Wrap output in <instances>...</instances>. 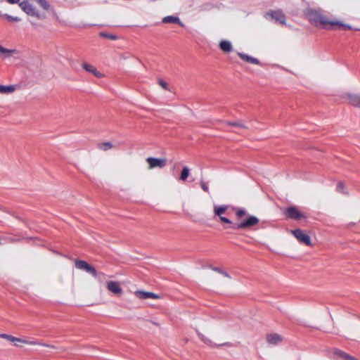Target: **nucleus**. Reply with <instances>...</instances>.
Listing matches in <instances>:
<instances>
[{
    "instance_id": "obj_16",
    "label": "nucleus",
    "mask_w": 360,
    "mask_h": 360,
    "mask_svg": "<svg viewBox=\"0 0 360 360\" xmlns=\"http://www.w3.org/2000/svg\"><path fill=\"white\" fill-rule=\"evenodd\" d=\"M83 68L88 72L93 74L97 78H102L104 75L97 70L96 68L93 65L84 63L82 65Z\"/></svg>"
},
{
    "instance_id": "obj_10",
    "label": "nucleus",
    "mask_w": 360,
    "mask_h": 360,
    "mask_svg": "<svg viewBox=\"0 0 360 360\" xmlns=\"http://www.w3.org/2000/svg\"><path fill=\"white\" fill-rule=\"evenodd\" d=\"M3 240H4L7 243H19L22 240H31V238L24 237L21 234H8L6 236H4L3 238Z\"/></svg>"
},
{
    "instance_id": "obj_19",
    "label": "nucleus",
    "mask_w": 360,
    "mask_h": 360,
    "mask_svg": "<svg viewBox=\"0 0 360 360\" xmlns=\"http://www.w3.org/2000/svg\"><path fill=\"white\" fill-rule=\"evenodd\" d=\"M219 47L221 51H223L224 52H226V53H229L233 49L231 43L226 40H222L219 43Z\"/></svg>"
},
{
    "instance_id": "obj_20",
    "label": "nucleus",
    "mask_w": 360,
    "mask_h": 360,
    "mask_svg": "<svg viewBox=\"0 0 360 360\" xmlns=\"http://www.w3.org/2000/svg\"><path fill=\"white\" fill-rule=\"evenodd\" d=\"M114 147L113 144L111 142L105 141V142H100L97 143V148L103 151H107L108 150L112 149Z\"/></svg>"
},
{
    "instance_id": "obj_15",
    "label": "nucleus",
    "mask_w": 360,
    "mask_h": 360,
    "mask_svg": "<svg viewBox=\"0 0 360 360\" xmlns=\"http://www.w3.org/2000/svg\"><path fill=\"white\" fill-rule=\"evenodd\" d=\"M266 342L269 345H278L283 341V338L277 333H269L266 337Z\"/></svg>"
},
{
    "instance_id": "obj_1",
    "label": "nucleus",
    "mask_w": 360,
    "mask_h": 360,
    "mask_svg": "<svg viewBox=\"0 0 360 360\" xmlns=\"http://www.w3.org/2000/svg\"><path fill=\"white\" fill-rule=\"evenodd\" d=\"M305 15L309 22L317 27L326 30H352V27L342 22L328 18L320 11L307 9Z\"/></svg>"
},
{
    "instance_id": "obj_8",
    "label": "nucleus",
    "mask_w": 360,
    "mask_h": 360,
    "mask_svg": "<svg viewBox=\"0 0 360 360\" xmlns=\"http://www.w3.org/2000/svg\"><path fill=\"white\" fill-rule=\"evenodd\" d=\"M146 162L148 164L149 169H153L155 167L163 168L167 164V160L165 158H148Z\"/></svg>"
},
{
    "instance_id": "obj_21",
    "label": "nucleus",
    "mask_w": 360,
    "mask_h": 360,
    "mask_svg": "<svg viewBox=\"0 0 360 360\" xmlns=\"http://www.w3.org/2000/svg\"><path fill=\"white\" fill-rule=\"evenodd\" d=\"M189 175H190V169L188 167L184 166L182 168L181 175L179 177V180L181 181H185L188 179Z\"/></svg>"
},
{
    "instance_id": "obj_2",
    "label": "nucleus",
    "mask_w": 360,
    "mask_h": 360,
    "mask_svg": "<svg viewBox=\"0 0 360 360\" xmlns=\"http://www.w3.org/2000/svg\"><path fill=\"white\" fill-rule=\"evenodd\" d=\"M236 217L239 222L233 226L234 229H251L259 223V219L252 215H249L243 208H234Z\"/></svg>"
},
{
    "instance_id": "obj_34",
    "label": "nucleus",
    "mask_w": 360,
    "mask_h": 360,
    "mask_svg": "<svg viewBox=\"0 0 360 360\" xmlns=\"http://www.w3.org/2000/svg\"><path fill=\"white\" fill-rule=\"evenodd\" d=\"M214 270L217 271V272H219V273L222 272V271L220 269H219V268H214Z\"/></svg>"
},
{
    "instance_id": "obj_13",
    "label": "nucleus",
    "mask_w": 360,
    "mask_h": 360,
    "mask_svg": "<svg viewBox=\"0 0 360 360\" xmlns=\"http://www.w3.org/2000/svg\"><path fill=\"white\" fill-rule=\"evenodd\" d=\"M268 15L276 22L281 25H285V16L281 11H274L268 13Z\"/></svg>"
},
{
    "instance_id": "obj_26",
    "label": "nucleus",
    "mask_w": 360,
    "mask_h": 360,
    "mask_svg": "<svg viewBox=\"0 0 360 360\" xmlns=\"http://www.w3.org/2000/svg\"><path fill=\"white\" fill-rule=\"evenodd\" d=\"M2 16L9 21L19 22L20 20V19L18 17H13L8 14H4Z\"/></svg>"
},
{
    "instance_id": "obj_38",
    "label": "nucleus",
    "mask_w": 360,
    "mask_h": 360,
    "mask_svg": "<svg viewBox=\"0 0 360 360\" xmlns=\"http://www.w3.org/2000/svg\"><path fill=\"white\" fill-rule=\"evenodd\" d=\"M2 244V242H1V238H0V245Z\"/></svg>"
},
{
    "instance_id": "obj_35",
    "label": "nucleus",
    "mask_w": 360,
    "mask_h": 360,
    "mask_svg": "<svg viewBox=\"0 0 360 360\" xmlns=\"http://www.w3.org/2000/svg\"><path fill=\"white\" fill-rule=\"evenodd\" d=\"M198 336L200 337V338L202 340H204V336L200 334V333H198Z\"/></svg>"
},
{
    "instance_id": "obj_6",
    "label": "nucleus",
    "mask_w": 360,
    "mask_h": 360,
    "mask_svg": "<svg viewBox=\"0 0 360 360\" xmlns=\"http://www.w3.org/2000/svg\"><path fill=\"white\" fill-rule=\"evenodd\" d=\"M107 290L117 296H121L123 293V290L121 287L120 283L115 281H108L106 282Z\"/></svg>"
},
{
    "instance_id": "obj_33",
    "label": "nucleus",
    "mask_w": 360,
    "mask_h": 360,
    "mask_svg": "<svg viewBox=\"0 0 360 360\" xmlns=\"http://www.w3.org/2000/svg\"><path fill=\"white\" fill-rule=\"evenodd\" d=\"M150 322H151L153 325H155V326H158V327L160 326V324H159L158 323H157V322L152 321H151Z\"/></svg>"
},
{
    "instance_id": "obj_5",
    "label": "nucleus",
    "mask_w": 360,
    "mask_h": 360,
    "mask_svg": "<svg viewBox=\"0 0 360 360\" xmlns=\"http://www.w3.org/2000/svg\"><path fill=\"white\" fill-rule=\"evenodd\" d=\"M75 266H76V268H77L79 269H82V270L86 271V272L91 274L94 277H96L98 275V273H97V271L96 270V269L93 266L90 265L89 264H88L86 262H85L84 260L76 259L75 260Z\"/></svg>"
},
{
    "instance_id": "obj_12",
    "label": "nucleus",
    "mask_w": 360,
    "mask_h": 360,
    "mask_svg": "<svg viewBox=\"0 0 360 360\" xmlns=\"http://www.w3.org/2000/svg\"><path fill=\"white\" fill-rule=\"evenodd\" d=\"M11 342H13L15 344V345H16V346L18 345V343H23V344H28V345H41V346L46 347H50L52 349L56 348V347L53 345L44 344V343H42V342H40L38 341H30V342L26 340H23V339L15 338V337H13V340H12Z\"/></svg>"
},
{
    "instance_id": "obj_30",
    "label": "nucleus",
    "mask_w": 360,
    "mask_h": 360,
    "mask_svg": "<svg viewBox=\"0 0 360 360\" xmlns=\"http://www.w3.org/2000/svg\"><path fill=\"white\" fill-rule=\"evenodd\" d=\"M227 124L228 125H230V126H234V127H240V128H246V127L240 123H238V122H227Z\"/></svg>"
},
{
    "instance_id": "obj_24",
    "label": "nucleus",
    "mask_w": 360,
    "mask_h": 360,
    "mask_svg": "<svg viewBox=\"0 0 360 360\" xmlns=\"http://www.w3.org/2000/svg\"><path fill=\"white\" fill-rule=\"evenodd\" d=\"M337 191L340 193H344V194H346L347 193V191H346V187H345V185L343 182L342 181H339L337 184Z\"/></svg>"
},
{
    "instance_id": "obj_28",
    "label": "nucleus",
    "mask_w": 360,
    "mask_h": 360,
    "mask_svg": "<svg viewBox=\"0 0 360 360\" xmlns=\"http://www.w3.org/2000/svg\"><path fill=\"white\" fill-rule=\"evenodd\" d=\"M200 187L202 188V189L206 192V193H209V187L207 186V184L203 181H200Z\"/></svg>"
},
{
    "instance_id": "obj_4",
    "label": "nucleus",
    "mask_w": 360,
    "mask_h": 360,
    "mask_svg": "<svg viewBox=\"0 0 360 360\" xmlns=\"http://www.w3.org/2000/svg\"><path fill=\"white\" fill-rule=\"evenodd\" d=\"M291 233L302 244L311 246V238L301 229L292 230Z\"/></svg>"
},
{
    "instance_id": "obj_36",
    "label": "nucleus",
    "mask_w": 360,
    "mask_h": 360,
    "mask_svg": "<svg viewBox=\"0 0 360 360\" xmlns=\"http://www.w3.org/2000/svg\"><path fill=\"white\" fill-rule=\"evenodd\" d=\"M221 274H222L223 275H224L225 276H227V277L229 276V275H228V274H227L226 272H224V271H222Z\"/></svg>"
},
{
    "instance_id": "obj_9",
    "label": "nucleus",
    "mask_w": 360,
    "mask_h": 360,
    "mask_svg": "<svg viewBox=\"0 0 360 360\" xmlns=\"http://www.w3.org/2000/svg\"><path fill=\"white\" fill-rule=\"evenodd\" d=\"M19 6L27 15L31 16L39 17L36 8L30 4L27 1L25 0L19 3Z\"/></svg>"
},
{
    "instance_id": "obj_22",
    "label": "nucleus",
    "mask_w": 360,
    "mask_h": 360,
    "mask_svg": "<svg viewBox=\"0 0 360 360\" xmlns=\"http://www.w3.org/2000/svg\"><path fill=\"white\" fill-rule=\"evenodd\" d=\"M15 91V87L12 85L10 86H4L0 84V94H8L13 92Z\"/></svg>"
},
{
    "instance_id": "obj_25",
    "label": "nucleus",
    "mask_w": 360,
    "mask_h": 360,
    "mask_svg": "<svg viewBox=\"0 0 360 360\" xmlns=\"http://www.w3.org/2000/svg\"><path fill=\"white\" fill-rule=\"evenodd\" d=\"M335 354L343 358L345 360H351V359L353 357V356H351L340 350L335 352Z\"/></svg>"
},
{
    "instance_id": "obj_32",
    "label": "nucleus",
    "mask_w": 360,
    "mask_h": 360,
    "mask_svg": "<svg viewBox=\"0 0 360 360\" xmlns=\"http://www.w3.org/2000/svg\"><path fill=\"white\" fill-rule=\"evenodd\" d=\"M9 4H14L20 2V0H6Z\"/></svg>"
},
{
    "instance_id": "obj_11",
    "label": "nucleus",
    "mask_w": 360,
    "mask_h": 360,
    "mask_svg": "<svg viewBox=\"0 0 360 360\" xmlns=\"http://www.w3.org/2000/svg\"><path fill=\"white\" fill-rule=\"evenodd\" d=\"M134 295L136 297L140 300H147V299H160V296L158 294L153 293L152 292H146L143 290H136L134 292Z\"/></svg>"
},
{
    "instance_id": "obj_3",
    "label": "nucleus",
    "mask_w": 360,
    "mask_h": 360,
    "mask_svg": "<svg viewBox=\"0 0 360 360\" xmlns=\"http://www.w3.org/2000/svg\"><path fill=\"white\" fill-rule=\"evenodd\" d=\"M284 214L287 218L296 221L307 218V214L300 211L298 207L295 206H290L286 208Z\"/></svg>"
},
{
    "instance_id": "obj_29",
    "label": "nucleus",
    "mask_w": 360,
    "mask_h": 360,
    "mask_svg": "<svg viewBox=\"0 0 360 360\" xmlns=\"http://www.w3.org/2000/svg\"><path fill=\"white\" fill-rule=\"evenodd\" d=\"M0 337L1 338L6 339V340L11 342L12 340H13V337L14 336L11 335H8V334H6V333H1L0 334Z\"/></svg>"
},
{
    "instance_id": "obj_17",
    "label": "nucleus",
    "mask_w": 360,
    "mask_h": 360,
    "mask_svg": "<svg viewBox=\"0 0 360 360\" xmlns=\"http://www.w3.org/2000/svg\"><path fill=\"white\" fill-rule=\"evenodd\" d=\"M238 56L244 61L247 62V63H252V64H255V65H259L260 64V62L258 59L255 58H253L250 56H248L245 53H240L238 52Z\"/></svg>"
},
{
    "instance_id": "obj_31",
    "label": "nucleus",
    "mask_w": 360,
    "mask_h": 360,
    "mask_svg": "<svg viewBox=\"0 0 360 360\" xmlns=\"http://www.w3.org/2000/svg\"><path fill=\"white\" fill-rule=\"evenodd\" d=\"M103 37L108 38L112 40H115L117 39V37L115 35L110 34H101Z\"/></svg>"
},
{
    "instance_id": "obj_7",
    "label": "nucleus",
    "mask_w": 360,
    "mask_h": 360,
    "mask_svg": "<svg viewBox=\"0 0 360 360\" xmlns=\"http://www.w3.org/2000/svg\"><path fill=\"white\" fill-rule=\"evenodd\" d=\"M213 210L214 215L219 217L221 222L229 224H232L229 219L222 216L228 210L227 205H214Z\"/></svg>"
},
{
    "instance_id": "obj_14",
    "label": "nucleus",
    "mask_w": 360,
    "mask_h": 360,
    "mask_svg": "<svg viewBox=\"0 0 360 360\" xmlns=\"http://www.w3.org/2000/svg\"><path fill=\"white\" fill-rule=\"evenodd\" d=\"M345 98L350 105L360 108V95L346 94Z\"/></svg>"
},
{
    "instance_id": "obj_27",
    "label": "nucleus",
    "mask_w": 360,
    "mask_h": 360,
    "mask_svg": "<svg viewBox=\"0 0 360 360\" xmlns=\"http://www.w3.org/2000/svg\"><path fill=\"white\" fill-rule=\"evenodd\" d=\"M158 84L164 89L167 90V91H170L167 83L165 81H164L163 79H158Z\"/></svg>"
},
{
    "instance_id": "obj_18",
    "label": "nucleus",
    "mask_w": 360,
    "mask_h": 360,
    "mask_svg": "<svg viewBox=\"0 0 360 360\" xmlns=\"http://www.w3.org/2000/svg\"><path fill=\"white\" fill-rule=\"evenodd\" d=\"M162 22L164 23H177L180 26L183 27L184 24L180 21V19L178 17L176 16H166L163 18Z\"/></svg>"
},
{
    "instance_id": "obj_23",
    "label": "nucleus",
    "mask_w": 360,
    "mask_h": 360,
    "mask_svg": "<svg viewBox=\"0 0 360 360\" xmlns=\"http://www.w3.org/2000/svg\"><path fill=\"white\" fill-rule=\"evenodd\" d=\"M0 53L9 56L13 53H17V51L15 49H8L0 45Z\"/></svg>"
},
{
    "instance_id": "obj_37",
    "label": "nucleus",
    "mask_w": 360,
    "mask_h": 360,
    "mask_svg": "<svg viewBox=\"0 0 360 360\" xmlns=\"http://www.w3.org/2000/svg\"><path fill=\"white\" fill-rule=\"evenodd\" d=\"M100 275H101L103 277L105 276L103 273H101Z\"/></svg>"
}]
</instances>
